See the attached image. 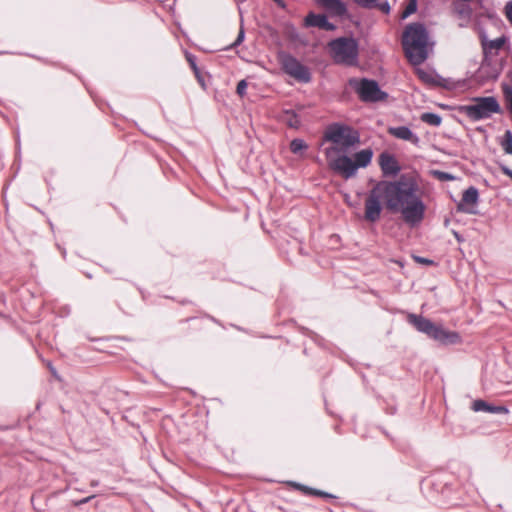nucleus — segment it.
I'll use <instances>...</instances> for the list:
<instances>
[{
  "label": "nucleus",
  "mask_w": 512,
  "mask_h": 512,
  "mask_svg": "<svg viewBox=\"0 0 512 512\" xmlns=\"http://www.w3.org/2000/svg\"><path fill=\"white\" fill-rule=\"evenodd\" d=\"M383 205L390 212L400 213L411 227L420 224L425 217L426 205L417 182L412 178L378 182L365 200V219L372 223L378 221Z\"/></svg>",
  "instance_id": "1"
},
{
  "label": "nucleus",
  "mask_w": 512,
  "mask_h": 512,
  "mask_svg": "<svg viewBox=\"0 0 512 512\" xmlns=\"http://www.w3.org/2000/svg\"><path fill=\"white\" fill-rule=\"evenodd\" d=\"M323 140L330 143L324 149L328 167L346 180L355 177L358 169L366 168L372 161L373 151L370 148L362 149L353 156L348 155L350 148L360 143V135L347 125H329L324 131Z\"/></svg>",
  "instance_id": "2"
},
{
  "label": "nucleus",
  "mask_w": 512,
  "mask_h": 512,
  "mask_svg": "<svg viewBox=\"0 0 512 512\" xmlns=\"http://www.w3.org/2000/svg\"><path fill=\"white\" fill-rule=\"evenodd\" d=\"M402 44L406 57L413 65H419L427 59L428 33L422 24L408 25L403 33Z\"/></svg>",
  "instance_id": "3"
},
{
  "label": "nucleus",
  "mask_w": 512,
  "mask_h": 512,
  "mask_svg": "<svg viewBox=\"0 0 512 512\" xmlns=\"http://www.w3.org/2000/svg\"><path fill=\"white\" fill-rule=\"evenodd\" d=\"M408 320L419 332L426 334L441 344L447 345L460 342V335L457 332L445 330L442 326L434 324L427 318L410 314Z\"/></svg>",
  "instance_id": "4"
},
{
  "label": "nucleus",
  "mask_w": 512,
  "mask_h": 512,
  "mask_svg": "<svg viewBox=\"0 0 512 512\" xmlns=\"http://www.w3.org/2000/svg\"><path fill=\"white\" fill-rule=\"evenodd\" d=\"M329 54L337 64L354 65L358 60L359 46L352 37H340L328 43Z\"/></svg>",
  "instance_id": "5"
},
{
  "label": "nucleus",
  "mask_w": 512,
  "mask_h": 512,
  "mask_svg": "<svg viewBox=\"0 0 512 512\" xmlns=\"http://www.w3.org/2000/svg\"><path fill=\"white\" fill-rule=\"evenodd\" d=\"M472 104L462 105L458 108L459 112L467 116L472 121H479L490 118L493 114L500 113L501 108L495 97H476L472 99Z\"/></svg>",
  "instance_id": "6"
},
{
  "label": "nucleus",
  "mask_w": 512,
  "mask_h": 512,
  "mask_svg": "<svg viewBox=\"0 0 512 512\" xmlns=\"http://www.w3.org/2000/svg\"><path fill=\"white\" fill-rule=\"evenodd\" d=\"M349 85L356 90L363 101L376 102L387 96L386 93L380 90L378 83L374 80L350 79Z\"/></svg>",
  "instance_id": "7"
},
{
  "label": "nucleus",
  "mask_w": 512,
  "mask_h": 512,
  "mask_svg": "<svg viewBox=\"0 0 512 512\" xmlns=\"http://www.w3.org/2000/svg\"><path fill=\"white\" fill-rule=\"evenodd\" d=\"M282 67L288 75L299 82L308 83L311 80L309 69L294 57H284L282 60Z\"/></svg>",
  "instance_id": "8"
},
{
  "label": "nucleus",
  "mask_w": 512,
  "mask_h": 512,
  "mask_svg": "<svg viewBox=\"0 0 512 512\" xmlns=\"http://www.w3.org/2000/svg\"><path fill=\"white\" fill-rule=\"evenodd\" d=\"M478 197V190L474 187H469L464 191L462 195V199L458 204V210L465 213L474 214L475 210L473 207L477 204Z\"/></svg>",
  "instance_id": "9"
},
{
  "label": "nucleus",
  "mask_w": 512,
  "mask_h": 512,
  "mask_svg": "<svg viewBox=\"0 0 512 512\" xmlns=\"http://www.w3.org/2000/svg\"><path fill=\"white\" fill-rule=\"evenodd\" d=\"M379 164L384 175H396L400 171L397 160L388 153L380 155Z\"/></svg>",
  "instance_id": "10"
},
{
  "label": "nucleus",
  "mask_w": 512,
  "mask_h": 512,
  "mask_svg": "<svg viewBox=\"0 0 512 512\" xmlns=\"http://www.w3.org/2000/svg\"><path fill=\"white\" fill-rule=\"evenodd\" d=\"M506 43L505 37H499L494 40H488L486 37H482L481 44L485 57L494 56L498 54V51Z\"/></svg>",
  "instance_id": "11"
},
{
  "label": "nucleus",
  "mask_w": 512,
  "mask_h": 512,
  "mask_svg": "<svg viewBox=\"0 0 512 512\" xmlns=\"http://www.w3.org/2000/svg\"><path fill=\"white\" fill-rule=\"evenodd\" d=\"M388 133L395 138L409 141L415 145L419 143V137L412 132V130L406 126L390 127Z\"/></svg>",
  "instance_id": "12"
},
{
  "label": "nucleus",
  "mask_w": 512,
  "mask_h": 512,
  "mask_svg": "<svg viewBox=\"0 0 512 512\" xmlns=\"http://www.w3.org/2000/svg\"><path fill=\"white\" fill-rule=\"evenodd\" d=\"M305 24L306 26L319 27L327 31H332L335 29V26L327 20L325 15H318L314 13H310L306 16Z\"/></svg>",
  "instance_id": "13"
},
{
  "label": "nucleus",
  "mask_w": 512,
  "mask_h": 512,
  "mask_svg": "<svg viewBox=\"0 0 512 512\" xmlns=\"http://www.w3.org/2000/svg\"><path fill=\"white\" fill-rule=\"evenodd\" d=\"M475 412H488L494 414H507L509 410L505 406H493L483 400H475L472 404Z\"/></svg>",
  "instance_id": "14"
},
{
  "label": "nucleus",
  "mask_w": 512,
  "mask_h": 512,
  "mask_svg": "<svg viewBox=\"0 0 512 512\" xmlns=\"http://www.w3.org/2000/svg\"><path fill=\"white\" fill-rule=\"evenodd\" d=\"M319 3L336 15H343L346 13V7L340 0H319Z\"/></svg>",
  "instance_id": "15"
},
{
  "label": "nucleus",
  "mask_w": 512,
  "mask_h": 512,
  "mask_svg": "<svg viewBox=\"0 0 512 512\" xmlns=\"http://www.w3.org/2000/svg\"><path fill=\"white\" fill-rule=\"evenodd\" d=\"M421 120L426 123V124H429L431 126H439L442 122V118L440 115L438 114H435V113H423L421 115Z\"/></svg>",
  "instance_id": "16"
},
{
  "label": "nucleus",
  "mask_w": 512,
  "mask_h": 512,
  "mask_svg": "<svg viewBox=\"0 0 512 512\" xmlns=\"http://www.w3.org/2000/svg\"><path fill=\"white\" fill-rule=\"evenodd\" d=\"M307 144L302 139H293L290 143V150L294 154H299L307 149Z\"/></svg>",
  "instance_id": "17"
},
{
  "label": "nucleus",
  "mask_w": 512,
  "mask_h": 512,
  "mask_svg": "<svg viewBox=\"0 0 512 512\" xmlns=\"http://www.w3.org/2000/svg\"><path fill=\"white\" fill-rule=\"evenodd\" d=\"M502 146L506 153L512 155V133L510 131H506Z\"/></svg>",
  "instance_id": "18"
},
{
  "label": "nucleus",
  "mask_w": 512,
  "mask_h": 512,
  "mask_svg": "<svg viewBox=\"0 0 512 512\" xmlns=\"http://www.w3.org/2000/svg\"><path fill=\"white\" fill-rule=\"evenodd\" d=\"M417 9V0H409L404 11L402 12V18H406L413 14Z\"/></svg>",
  "instance_id": "19"
},
{
  "label": "nucleus",
  "mask_w": 512,
  "mask_h": 512,
  "mask_svg": "<svg viewBox=\"0 0 512 512\" xmlns=\"http://www.w3.org/2000/svg\"><path fill=\"white\" fill-rule=\"evenodd\" d=\"M503 92H504L505 100L507 102V107L512 112V88L505 87Z\"/></svg>",
  "instance_id": "20"
},
{
  "label": "nucleus",
  "mask_w": 512,
  "mask_h": 512,
  "mask_svg": "<svg viewBox=\"0 0 512 512\" xmlns=\"http://www.w3.org/2000/svg\"><path fill=\"white\" fill-rule=\"evenodd\" d=\"M247 86H248V84H247L246 80H241L238 82L236 92L240 97L245 96Z\"/></svg>",
  "instance_id": "21"
},
{
  "label": "nucleus",
  "mask_w": 512,
  "mask_h": 512,
  "mask_svg": "<svg viewBox=\"0 0 512 512\" xmlns=\"http://www.w3.org/2000/svg\"><path fill=\"white\" fill-rule=\"evenodd\" d=\"M504 11H505V15L508 19V21L510 22V24L512 25V1H509L506 5H505V8H504Z\"/></svg>",
  "instance_id": "22"
},
{
  "label": "nucleus",
  "mask_w": 512,
  "mask_h": 512,
  "mask_svg": "<svg viewBox=\"0 0 512 512\" xmlns=\"http://www.w3.org/2000/svg\"><path fill=\"white\" fill-rule=\"evenodd\" d=\"M376 1L377 0H354L356 4L366 8L372 7Z\"/></svg>",
  "instance_id": "23"
},
{
  "label": "nucleus",
  "mask_w": 512,
  "mask_h": 512,
  "mask_svg": "<svg viewBox=\"0 0 512 512\" xmlns=\"http://www.w3.org/2000/svg\"><path fill=\"white\" fill-rule=\"evenodd\" d=\"M458 13L464 17H469L471 10L468 5H462L461 8H456Z\"/></svg>",
  "instance_id": "24"
},
{
  "label": "nucleus",
  "mask_w": 512,
  "mask_h": 512,
  "mask_svg": "<svg viewBox=\"0 0 512 512\" xmlns=\"http://www.w3.org/2000/svg\"><path fill=\"white\" fill-rule=\"evenodd\" d=\"M186 58L195 74H198V68L195 62V57L190 54H187Z\"/></svg>",
  "instance_id": "25"
},
{
  "label": "nucleus",
  "mask_w": 512,
  "mask_h": 512,
  "mask_svg": "<svg viewBox=\"0 0 512 512\" xmlns=\"http://www.w3.org/2000/svg\"><path fill=\"white\" fill-rule=\"evenodd\" d=\"M299 124H300V121L298 120V118L295 115H293L291 117V119L288 120V125L290 127L297 128L299 126Z\"/></svg>",
  "instance_id": "26"
},
{
  "label": "nucleus",
  "mask_w": 512,
  "mask_h": 512,
  "mask_svg": "<svg viewBox=\"0 0 512 512\" xmlns=\"http://www.w3.org/2000/svg\"><path fill=\"white\" fill-rule=\"evenodd\" d=\"M414 260L418 263L425 264V265H430L433 263L432 260H429V259L423 258V257H419V256H414Z\"/></svg>",
  "instance_id": "27"
},
{
  "label": "nucleus",
  "mask_w": 512,
  "mask_h": 512,
  "mask_svg": "<svg viewBox=\"0 0 512 512\" xmlns=\"http://www.w3.org/2000/svg\"><path fill=\"white\" fill-rule=\"evenodd\" d=\"M501 171L512 180V170L507 166H501Z\"/></svg>",
  "instance_id": "28"
},
{
  "label": "nucleus",
  "mask_w": 512,
  "mask_h": 512,
  "mask_svg": "<svg viewBox=\"0 0 512 512\" xmlns=\"http://www.w3.org/2000/svg\"><path fill=\"white\" fill-rule=\"evenodd\" d=\"M244 39V31L243 30H240L239 34H238V37L236 39V41L234 42L233 45H239Z\"/></svg>",
  "instance_id": "29"
},
{
  "label": "nucleus",
  "mask_w": 512,
  "mask_h": 512,
  "mask_svg": "<svg viewBox=\"0 0 512 512\" xmlns=\"http://www.w3.org/2000/svg\"><path fill=\"white\" fill-rule=\"evenodd\" d=\"M417 73H418V75H419V77H420L421 79H423V80H425V81H428V76H427V74H426L424 71H422V70H418V71H417Z\"/></svg>",
  "instance_id": "30"
},
{
  "label": "nucleus",
  "mask_w": 512,
  "mask_h": 512,
  "mask_svg": "<svg viewBox=\"0 0 512 512\" xmlns=\"http://www.w3.org/2000/svg\"><path fill=\"white\" fill-rule=\"evenodd\" d=\"M439 174H440V179H445V180L453 179V177L447 173H439Z\"/></svg>",
  "instance_id": "31"
},
{
  "label": "nucleus",
  "mask_w": 512,
  "mask_h": 512,
  "mask_svg": "<svg viewBox=\"0 0 512 512\" xmlns=\"http://www.w3.org/2000/svg\"><path fill=\"white\" fill-rule=\"evenodd\" d=\"M381 10H382L383 12H385V13H388V12H389V10H390L388 3L382 4V5H381Z\"/></svg>",
  "instance_id": "32"
},
{
  "label": "nucleus",
  "mask_w": 512,
  "mask_h": 512,
  "mask_svg": "<svg viewBox=\"0 0 512 512\" xmlns=\"http://www.w3.org/2000/svg\"><path fill=\"white\" fill-rule=\"evenodd\" d=\"M91 498H92V496L84 498V499L80 500L78 502V504H85V503L89 502Z\"/></svg>",
  "instance_id": "33"
},
{
  "label": "nucleus",
  "mask_w": 512,
  "mask_h": 512,
  "mask_svg": "<svg viewBox=\"0 0 512 512\" xmlns=\"http://www.w3.org/2000/svg\"><path fill=\"white\" fill-rule=\"evenodd\" d=\"M273 1L276 2L278 5L283 6V0H273Z\"/></svg>",
  "instance_id": "34"
}]
</instances>
